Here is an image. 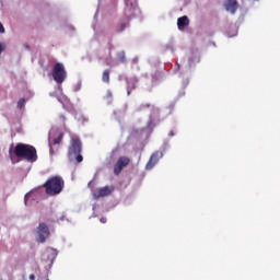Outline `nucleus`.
<instances>
[{
  "mask_svg": "<svg viewBox=\"0 0 280 280\" xmlns=\"http://www.w3.org/2000/svg\"><path fill=\"white\" fill-rule=\"evenodd\" d=\"M3 51V46L0 44V54Z\"/></svg>",
  "mask_w": 280,
  "mask_h": 280,
  "instance_id": "21",
  "label": "nucleus"
},
{
  "mask_svg": "<svg viewBox=\"0 0 280 280\" xmlns=\"http://www.w3.org/2000/svg\"><path fill=\"white\" fill-rule=\"evenodd\" d=\"M69 161H75L77 163H82L84 156H82V140L79 137H72L70 140V145L68 149Z\"/></svg>",
  "mask_w": 280,
  "mask_h": 280,
  "instance_id": "2",
  "label": "nucleus"
},
{
  "mask_svg": "<svg viewBox=\"0 0 280 280\" xmlns=\"http://www.w3.org/2000/svg\"><path fill=\"white\" fill-rule=\"evenodd\" d=\"M224 8L226 12L235 14L237 10H240V3L237 2V0H226L224 3Z\"/></svg>",
  "mask_w": 280,
  "mask_h": 280,
  "instance_id": "8",
  "label": "nucleus"
},
{
  "mask_svg": "<svg viewBox=\"0 0 280 280\" xmlns=\"http://www.w3.org/2000/svg\"><path fill=\"white\" fill-rule=\"evenodd\" d=\"M63 137H65L63 133H59V136L54 139V145H60V143H62Z\"/></svg>",
  "mask_w": 280,
  "mask_h": 280,
  "instance_id": "14",
  "label": "nucleus"
},
{
  "mask_svg": "<svg viewBox=\"0 0 280 280\" xmlns=\"http://www.w3.org/2000/svg\"><path fill=\"white\" fill-rule=\"evenodd\" d=\"M177 26L178 30H185V27L189 26V18L187 15H184L177 19Z\"/></svg>",
  "mask_w": 280,
  "mask_h": 280,
  "instance_id": "11",
  "label": "nucleus"
},
{
  "mask_svg": "<svg viewBox=\"0 0 280 280\" xmlns=\"http://www.w3.org/2000/svg\"><path fill=\"white\" fill-rule=\"evenodd\" d=\"M51 233L49 232V226L46 225V223H39L37 226V242H39V244H45V242H47V237H49Z\"/></svg>",
  "mask_w": 280,
  "mask_h": 280,
  "instance_id": "5",
  "label": "nucleus"
},
{
  "mask_svg": "<svg viewBox=\"0 0 280 280\" xmlns=\"http://www.w3.org/2000/svg\"><path fill=\"white\" fill-rule=\"evenodd\" d=\"M47 196H58L65 189V179L60 176H52L44 184Z\"/></svg>",
  "mask_w": 280,
  "mask_h": 280,
  "instance_id": "3",
  "label": "nucleus"
},
{
  "mask_svg": "<svg viewBox=\"0 0 280 280\" xmlns=\"http://www.w3.org/2000/svg\"><path fill=\"white\" fill-rule=\"evenodd\" d=\"M46 280H49V278H47Z\"/></svg>",
  "mask_w": 280,
  "mask_h": 280,
  "instance_id": "24",
  "label": "nucleus"
},
{
  "mask_svg": "<svg viewBox=\"0 0 280 280\" xmlns=\"http://www.w3.org/2000/svg\"><path fill=\"white\" fill-rule=\"evenodd\" d=\"M150 104H145V105H141V107L140 108H150Z\"/></svg>",
  "mask_w": 280,
  "mask_h": 280,
  "instance_id": "18",
  "label": "nucleus"
},
{
  "mask_svg": "<svg viewBox=\"0 0 280 280\" xmlns=\"http://www.w3.org/2000/svg\"><path fill=\"white\" fill-rule=\"evenodd\" d=\"M9 154H10V156H11V159H12V150L9 152Z\"/></svg>",
  "mask_w": 280,
  "mask_h": 280,
  "instance_id": "22",
  "label": "nucleus"
},
{
  "mask_svg": "<svg viewBox=\"0 0 280 280\" xmlns=\"http://www.w3.org/2000/svg\"><path fill=\"white\" fill-rule=\"evenodd\" d=\"M130 165V158L128 156H120L116 164L114 165V174L115 176H119L124 171V167H128Z\"/></svg>",
  "mask_w": 280,
  "mask_h": 280,
  "instance_id": "6",
  "label": "nucleus"
},
{
  "mask_svg": "<svg viewBox=\"0 0 280 280\" xmlns=\"http://www.w3.org/2000/svg\"><path fill=\"white\" fill-rule=\"evenodd\" d=\"M125 28H126V24H121L120 25V32H124Z\"/></svg>",
  "mask_w": 280,
  "mask_h": 280,
  "instance_id": "19",
  "label": "nucleus"
},
{
  "mask_svg": "<svg viewBox=\"0 0 280 280\" xmlns=\"http://www.w3.org/2000/svg\"><path fill=\"white\" fill-rule=\"evenodd\" d=\"M0 280H2V279H0Z\"/></svg>",
  "mask_w": 280,
  "mask_h": 280,
  "instance_id": "25",
  "label": "nucleus"
},
{
  "mask_svg": "<svg viewBox=\"0 0 280 280\" xmlns=\"http://www.w3.org/2000/svg\"><path fill=\"white\" fill-rule=\"evenodd\" d=\"M102 81L105 84H110V71L109 70H104L103 75H102Z\"/></svg>",
  "mask_w": 280,
  "mask_h": 280,
  "instance_id": "12",
  "label": "nucleus"
},
{
  "mask_svg": "<svg viewBox=\"0 0 280 280\" xmlns=\"http://www.w3.org/2000/svg\"><path fill=\"white\" fill-rule=\"evenodd\" d=\"M113 191H115V186H104L97 190L95 197L105 198V196H110Z\"/></svg>",
  "mask_w": 280,
  "mask_h": 280,
  "instance_id": "9",
  "label": "nucleus"
},
{
  "mask_svg": "<svg viewBox=\"0 0 280 280\" xmlns=\"http://www.w3.org/2000/svg\"><path fill=\"white\" fill-rule=\"evenodd\" d=\"M30 280H36V276L34 273H31L28 277Z\"/></svg>",
  "mask_w": 280,
  "mask_h": 280,
  "instance_id": "17",
  "label": "nucleus"
},
{
  "mask_svg": "<svg viewBox=\"0 0 280 280\" xmlns=\"http://www.w3.org/2000/svg\"><path fill=\"white\" fill-rule=\"evenodd\" d=\"M162 156H163L162 151H154L151 154V156L145 165V170L147 171L154 170V166L159 163V161H161Z\"/></svg>",
  "mask_w": 280,
  "mask_h": 280,
  "instance_id": "7",
  "label": "nucleus"
},
{
  "mask_svg": "<svg viewBox=\"0 0 280 280\" xmlns=\"http://www.w3.org/2000/svg\"><path fill=\"white\" fill-rule=\"evenodd\" d=\"M52 78L57 84H62L67 80V70H65V65L61 62L55 63L52 68Z\"/></svg>",
  "mask_w": 280,
  "mask_h": 280,
  "instance_id": "4",
  "label": "nucleus"
},
{
  "mask_svg": "<svg viewBox=\"0 0 280 280\" xmlns=\"http://www.w3.org/2000/svg\"><path fill=\"white\" fill-rule=\"evenodd\" d=\"M178 69H180V65L177 63Z\"/></svg>",
  "mask_w": 280,
  "mask_h": 280,
  "instance_id": "23",
  "label": "nucleus"
},
{
  "mask_svg": "<svg viewBox=\"0 0 280 280\" xmlns=\"http://www.w3.org/2000/svg\"><path fill=\"white\" fill-rule=\"evenodd\" d=\"M117 59L118 61H120L121 63L126 62V51H119L117 54Z\"/></svg>",
  "mask_w": 280,
  "mask_h": 280,
  "instance_id": "13",
  "label": "nucleus"
},
{
  "mask_svg": "<svg viewBox=\"0 0 280 280\" xmlns=\"http://www.w3.org/2000/svg\"><path fill=\"white\" fill-rule=\"evenodd\" d=\"M139 82V80H137V78H129L127 79V95L130 96L132 91H135V89H137V83Z\"/></svg>",
  "mask_w": 280,
  "mask_h": 280,
  "instance_id": "10",
  "label": "nucleus"
},
{
  "mask_svg": "<svg viewBox=\"0 0 280 280\" xmlns=\"http://www.w3.org/2000/svg\"><path fill=\"white\" fill-rule=\"evenodd\" d=\"M5 32V28L3 27V24L0 23V34H3Z\"/></svg>",
  "mask_w": 280,
  "mask_h": 280,
  "instance_id": "16",
  "label": "nucleus"
},
{
  "mask_svg": "<svg viewBox=\"0 0 280 280\" xmlns=\"http://www.w3.org/2000/svg\"><path fill=\"white\" fill-rule=\"evenodd\" d=\"M18 108L20 110H23V108H25V98H20L18 102Z\"/></svg>",
  "mask_w": 280,
  "mask_h": 280,
  "instance_id": "15",
  "label": "nucleus"
},
{
  "mask_svg": "<svg viewBox=\"0 0 280 280\" xmlns=\"http://www.w3.org/2000/svg\"><path fill=\"white\" fill-rule=\"evenodd\" d=\"M49 152H50L51 155H54V148L50 147Z\"/></svg>",
  "mask_w": 280,
  "mask_h": 280,
  "instance_id": "20",
  "label": "nucleus"
},
{
  "mask_svg": "<svg viewBox=\"0 0 280 280\" xmlns=\"http://www.w3.org/2000/svg\"><path fill=\"white\" fill-rule=\"evenodd\" d=\"M14 154L18 159H25L28 163H36L38 161V153L32 144L18 143L14 148Z\"/></svg>",
  "mask_w": 280,
  "mask_h": 280,
  "instance_id": "1",
  "label": "nucleus"
}]
</instances>
